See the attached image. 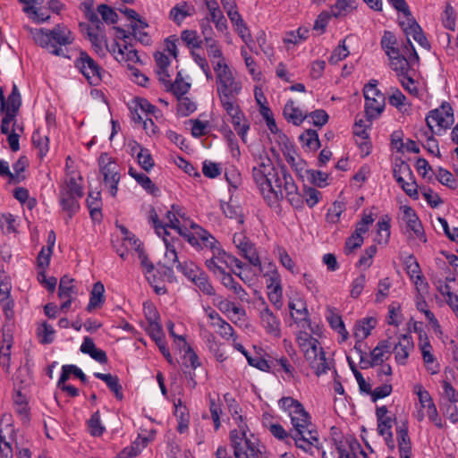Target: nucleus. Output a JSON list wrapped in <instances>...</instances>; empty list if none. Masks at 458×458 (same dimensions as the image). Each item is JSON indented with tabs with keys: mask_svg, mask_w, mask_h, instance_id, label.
I'll use <instances>...</instances> for the list:
<instances>
[{
	"mask_svg": "<svg viewBox=\"0 0 458 458\" xmlns=\"http://www.w3.org/2000/svg\"><path fill=\"white\" fill-rule=\"evenodd\" d=\"M87 424L91 436L100 437L104 433L105 428L101 425L98 411H96L91 415Z\"/></svg>",
	"mask_w": 458,
	"mask_h": 458,
	"instance_id": "obj_62",
	"label": "nucleus"
},
{
	"mask_svg": "<svg viewBox=\"0 0 458 458\" xmlns=\"http://www.w3.org/2000/svg\"><path fill=\"white\" fill-rule=\"evenodd\" d=\"M36 335L39 344L43 345L52 344L55 339V330L47 321L38 324Z\"/></svg>",
	"mask_w": 458,
	"mask_h": 458,
	"instance_id": "obj_40",
	"label": "nucleus"
},
{
	"mask_svg": "<svg viewBox=\"0 0 458 458\" xmlns=\"http://www.w3.org/2000/svg\"><path fill=\"white\" fill-rule=\"evenodd\" d=\"M309 30L304 28H299L296 31H289L285 34L284 42L286 44H299L308 38Z\"/></svg>",
	"mask_w": 458,
	"mask_h": 458,
	"instance_id": "obj_64",
	"label": "nucleus"
},
{
	"mask_svg": "<svg viewBox=\"0 0 458 458\" xmlns=\"http://www.w3.org/2000/svg\"><path fill=\"white\" fill-rule=\"evenodd\" d=\"M209 325L214 330L224 338H229L233 336V330L229 323L222 319V317H209Z\"/></svg>",
	"mask_w": 458,
	"mask_h": 458,
	"instance_id": "obj_46",
	"label": "nucleus"
},
{
	"mask_svg": "<svg viewBox=\"0 0 458 458\" xmlns=\"http://www.w3.org/2000/svg\"><path fill=\"white\" fill-rule=\"evenodd\" d=\"M390 218L388 216H382L377 223V235L375 241L378 244H386L390 238Z\"/></svg>",
	"mask_w": 458,
	"mask_h": 458,
	"instance_id": "obj_43",
	"label": "nucleus"
},
{
	"mask_svg": "<svg viewBox=\"0 0 458 458\" xmlns=\"http://www.w3.org/2000/svg\"><path fill=\"white\" fill-rule=\"evenodd\" d=\"M208 40L210 43L206 44V48L208 55L212 64L213 70L216 71V68L220 65L227 66L228 64L217 41L215 38H208Z\"/></svg>",
	"mask_w": 458,
	"mask_h": 458,
	"instance_id": "obj_31",
	"label": "nucleus"
},
{
	"mask_svg": "<svg viewBox=\"0 0 458 458\" xmlns=\"http://www.w3.org/2000/svg\"><path fill=\"white\" fill-rule=\"evenodd\" d=\"M127 38H123L122 43L116 42V48L118 49V55L116 61L123 67L126 68L127 76L135 83L140 86L146 87L148 78L141 73L137 67L141 64V60L138 55V52L134 46L128 43Z\"/></svg>",
	"mask_w": 458,
	"mask_h": 458,
	"instance_id": "obj_6",
	"label": "nucleus"
},
{
	"mask_svg": "<svg viewBox=\"0 0 458 458\" xmlns=\"http://www.w3.org/2000/svg\"><path fill=\"white\" fill-rule=\"evenodd\" d=\"M330 327L338 334V342L344 343L348 339L349 333L345 328L342 317H327Z\"/></svg>",
	"mask_w": 458,
	"mask_h": 458,
	"instance_id": "obj_54",
	"label": "nucleus"
},
{
	"mask_svg": "<svg viewBox=\"0 0 458 458\" xmlns=\"http://www.w3.org/2000/svg\"><path fill=\"white\" fill-rule=\"evenodd\" d=\"M401 210L403 212L402 219L406 224L407 227L413 232L414 235L418 239H420L422 242H426L427 237L425 235L422 225L414 209L409 206H403L401 207Z\"/></svg>",
	"mask_w": 458,
	"mask_h": 458,
	"instance_id": "obj_25",
	"label": "nucleus"
},
{
	"mask_svg": "<svg viewBox=\"0 0 458 458\" xmlns=\"http://www.w3.org/2000/svg\"><path fill=\"white\" fill-rule=\"evenodd\" d=\"M381 47L384 49L386 55L389 56H395L400 50L397 47L396 37L391 31H385L381 38Z\"/></svg>",
	"mask_w": 458,
	"mask_h": 458,
	"instance_id": "obj_45",
	"label": "nucleus"
},
{
	"mask_svg": "<svg viewBox=\"0 0 458 458\" xmlns=\"http://www.w3.org/2000/svg\"><path fill=\"white\" fill-rule=\"evenodd\" d=\"M105 301V286L101 282H97L90 291L86 310L89 313L97 312L103 307Z\"/></svg>",
	"mask_w": 458,
	"mask_h": 458,
	"instance_id": "obj_28",
	"label": "nucleus"
},
{
	"mask_svg": "<svg viewBox=\"0 0 458 458\" xmlns=\"http://www.w3.org/2000/svg\"><path fill=\"white\" fill-rule=\"evenodd\" d=\"M127 106L132 115L133 121L137 123L143 121L142 114H153L157 117V114L160 113L157 106L150 104L147 99L139 97L130 99L127 102Z\"/></svg>",
	"mask_w": 458,
	"mask_h": 458,
	"instance_id": "obj_18",
	"label": "nucleus"
},
{
	"mask_svg": "<svg viewBox=\"0 0 458 458\" xmlns=\"http://www.w3.org/2000/svg\"><path fill=\"white\" fill-rule=\"evenodd\" d=\"M394 177L397 182H404V179L411 180V177H413V174L409 164L404 161L395 164L394 168Z\"/></svg>",
	"mask_w": 458,
	"mask_h": 458,
	"instance_id": "obj_56",
	"label": "nucleus"
},
{
	"mask_svg": "<svg viewBox=\"0 0 458 458\" xmlns=\"http://www.w3.org/2000/svg\"><path fill=\"white\" fill-rule=\"evenodd\" d=\"M178 347L183 351V362L193 369L200 366L198 355L192 348L187 344L184 337H179Z\"/></svg>",
	"mask_w": 458,
	"mask_h": 458,
	"instance_id": "obj_41",
	"label": "nucleus"
},
{
	"mask_svg": "<svg viewBox=\"0 0 458 458\" xmlns=\"http://www.w3.org/2000/svg\"><path fill=\"white\" fill-rule=\"evenodd\" d=\"M235 427L229 434L230 446L234 458H259V441L250 431L244 418L237 411L232 414Z\"/></svg>",
	"mask_w": 458,
	"mask_h": 458,
	"instance_id": "obj_4",
	"label": "nucleus"
},
{
	"mask_svg": "<svg viewBox=\"0 0 458 458\" xmlns=\"http://www.w3.org/2000/svg\"><path fill=\"white\" fill-rule=\"evenodd\" d=\"M164 242L165 244V260L166 262V265L168 267H173L174 264H178L179 259L177 255V251L174 246V242H169L165 236H163Z\"/></svg>",
	"mask_w": 458,
	"mask_h": 458,
	"instance_id": "obj_59",
	"label": "nucleus"
},
{
	"mask_svg": "<svg viewBox=\"0 0 458 458\" xmlns=\"http://www.w3.org/2000/svg\"><path fill=\"white\" fill-rule=\"evenodd\" d=\"M76 289L74 285V279L67 276L60 279L58 295L62 301L60 304V311L67 313L70 310L72 301L76 296Z\"/></svg>",
	"mask_w": 458,
	"mask_h": 458,
	"instance_id": "obj_23",
	"label": "nucleus"
},
{
	"mask_svg": "<svg viewBox=\"0 0 458 458\" xmlns=\"http://www.w3.org/2000/svg\"><path fill=\"white\" fill-rule=\"evenodd\" d=\"M81 197L67 191H60V205L64 211L69 213L70 217L79 209L78 199Z\"/></svg>",
	"mask_w": 458,
	"mask_h": 458,
	"instance_id": "obj_38",
	"label": "nucleus"
},
{
	"mask_svg": "<svg viewBox=\"0 0 458 458\" xmlns=\"http://www.w3.org/2000/svg\"><path fill=\"white\" fill-rule=\"evenodd\" d=\"M344 204L335 201L328 208L326 215V219L330 224H336L339 222L342 213L344 211Z\"/></svg>",
	"mask_w": 458,
	"mask_h": 458,
	"instance_id": "obj_60",
	"label": "nucleus"
},
{
	"mask_svg": "<svg viewBox=\"0 0 458 458\" xmlns=\"http://www.w3.org/2000/svg\"><path fill=\"white\" fill-rule=\"evenodd\" d=\"M297 327L296 342L305 360L317 376L330 369V363L318 341L322 335L323 327L316 317H301L294 321Z\"/></svg>",
	"mask_w": 458,
	"mask_h": 458,
	"instance_id": "obj_2",
	"label": "nucleus"
},
{
	"mask_svg": "<svg viewBox=\"0 0 458 458\" xmlns=\"http://www.w3.org/2000/svg\"><path fill=\"white\" fill-rule=\"evenodd\" d=\"M300 140L303 146L307 147L310 150H317L320 147V141L317 131L306 130L300 135Z\"/></svg>",
	"mask_w": 458,
	"mask_h": 458,
	"instance_id": "obj_52",
	"label": "nucleus"
},
{
	"mask_svg": "<svg viewBox=\"0 0 458 458\" xmlns=\"http://www.w3.org/2000/svg\"><path fill=\"white\" fill-rule=\"evenodd\" d=\"M90 22L93 26L86 22H80L79 27L81 33L90 41L97 54L104 55L106 51L112 53V50L108 47L106 38L102 33L100 21Z\"/></svg>",
	"mask_w": 458,
	"mask_h": 458,
	"instance_id": "obj_12",
	"label": "nucleus"
},
{
	"mask_svg": "<svg viewBox=\"0 0 458 458\" xmlns=\"http://www.w3.org/2000/svg\"><path fill=\"white\" fill-rule=\"evenodd\" d=\"M264 424L268 428L269 432L277 439L286 443H289L291 440L293 441V437H292V430L287 432L281 424L267 423L265 421Z\"/></svg>",
	"mask_w": 458,
	"mask_h": 458,
	"instance_id": "obj_55",
	"label": "nucleus"
},
{
	"mask_svg": "<svg viewBox=\"0 0 458 458\" xmlns=\"http://www.w3.org/2000/svg\"><path fill=\"white\" fill-rule=\"evenodd\" d=\"M396 437L400 458H411V443L408 435L407 426L403 425L396 428Z\"/></svg>",
	"mask_w": 458,
	"mask_h": 458,
	"instance_id": "obj_33",
	"label": "nucleus"
},
{
	"mask_svg": "<svg viewBox=\"0 0 458 458\" xmlns=\"http://www.w3.org/2000/svg\"><path fill=\"white\" fill-rule=\"evenodd\" d=\"M12 318L7 317V323L3 327V340L0 345V365L5 369H8L10 366L11 348L13 342V334L8 328L9 326L13 324Z\"/></svg>",
	"mask_w": 458,
	"mask_h": 458,
	"instance_id": "obj_24",
	"label": "nucleus"
},
{
	"mask_svg": "<svg viewBox=\"0 0 458 458\" xmlns=\"http://www.w3.org/2000/svg\"><path fill=\"white\" fill-rule=\"evenodd\" d=\"M286 162L301 177L304 176V173L308 172L306 162L301 158L293 149H288L284 154Z\"/></svg>",
	"mask_w": 458,
	"mask_h": 458,
	"instance_id": "obj_42",
	"label": "nucleus"
},
{
	"mask_svg": "<svg viewBox=\"0 0 458 458\" xmlns=\"http://www.w3.org/2000/svg\"><path fill=\"white\" fill-rule=\"evenodd\" d=\"M390 356V346L386 343L378 344L371 352L370 359L372 366H378L384 363Z\"/></svg>",
	"mask_w": 458,
	"mask_h": 458,
	"instance_id": "obj_44",
	"label": "nucleus"
},
{
	"mask_svg": "<svg viewBox=\"0 0 458 458\" xmlns=\"http://www.w3.org/2000/svg\"><path fill=\"white\" fill-rule=\"evenodd\" d=\"M190 88L191 84L183 80L181 72H178L174 82H171L166 90L171 91L174 96L180 98L185 95Z\"/></svg>",
	"mask_w": 458,
	"mask_h": 458,
	"instance_id": "obj_50",
	"label": "nucleus"
},
{
	"mask_svg": "<svg viewBox=\"0 0 458 458\" xmlns=\"http://www.w3.org/2000/svg\"><path fill=\"white\" fill-rule=\"evenodd\" d=\"M400 25L407 37L411 36L423 48H430V44L424 35L422 29L413 18H408L407 21H400Z\"/></svg>",
	"mask_w": 458,
	"mask_h": 458,
	"instance_id": "obj_27",
	"label": "nucleus"
},
{
	"mask_svg": "<svg viewBox=\"0 0 458 458\" xmlns=\"http://www.w3.org/2000/svg\"><path fill=\"white\" fill-rule=\"evenodd\" d=\"M195 229V232H190L188 229H184L182 232V236L194 248L198 250H207L213 251L219 247V243L216 239L205 229L199 227L197 225L191 226Z\"/></svg>",
	"mask_w": 458,
	"mask_h": 458,
	"instance_id": "obj_11",
	"label": "nucleus"
},
{
	"mask_svg": "<svg viewBox=\"0 0 458 458\" xmlns=\"http://www.w3.org/2000/svg\"><path fill=\"white\" fill-rule=\"evenodd\" d=\"M413 393L419 400L414 413L415 419L418 421H423L425 418H428L436 427L442 428L444 427L443 420L428 391L422 385L417 384L413 386Z\"/></svg>",
	"mask_w": 458,
	"mask_h": 458,
	"instance_id": "obj_7",
	"label": "nucleus"
},
{
	"mask_svg": "<svg viewBox=\"0 0 458 458\" xmlns=\"http://www.w3.org/2000/svg\"><path fill=\"white\" fill-rule=\"evenodd\" d=\"M414 350V343L410 333H403L398 337V341L393 347L394 360L399 365H406L410 354Z\"/></svg>",
	"mask_w": 458,
	"mask_h": 458,
	"instance_id": "obj_22",
	"label": "nucleus"
},
{
	"mask_svg": "<svg viewBox=\"0 0 458 458\" xmlns=\"http://www.w3.org/2000/svg\"><path fill=\"white\" fill-rule=\"evenodd\" d=\"M261 323L268 334L279 337L281 329L277 317H262Z\"/></svg>",
	"mask_w": 458,
	"mask_h": 458,
	"instance_id": "obj_63",
	"label": "nucleus"
},
{
	"mask_svg": "<svg viewBox=\"0 0 458 458\" xmlns=\"http://www.w3.org/2000/svg\"><path fill=\"white\" fill-rule=\"evenodd\" d=\"M252 178L269 206L276 205L283 199L284 191L286 198L298 190L285 168H282L281 175H279L268 154L264 149L258 155H254Z\"/></svg>",
	"mask_w": 458,
	"mask_h": 458,
	"instance_id": "obj_1",
	"label": "nucleus"
},
{
	"mask_svg": "<svg viewBox=\"0 0 458 458\" xmlns=\"http://www.w3.org/2000/svg\"><path fill=\"white\" fill-rule=\"evenodd\" d=\"M354 0H337L331 7V14L334 17L346 16L356 8Z\"/></svg>",
	"mask_w": 458,
	"mask_h": 458,
	"instance_id": "obj_47",
	"label": "nucleus"
},
{
	"mask_svg": "<svg viewBox=\"0 0 458 458\" xmlns=\"http://www.w3.org/2000/svg\"><path fill=\"white\" fill-rule=\"evenodd\" d=\"M221 208L225 216L231 219H235L239 225L243 224L244 219L240 207L233 205L232 203L223 202L221 204Z\"/></svg>",
	"mask_w": 458,
	"mask_h": 458,
	"instance_id": "obj_57",
	"label": "nucleus"
},
{
	"mask_svg": "<svg viewBox=\"0 0 458 458\" xmlns=\"http://www.w3.org/2000/svg\"><path fill=\"white\" fill-rule=\"evenodd\" d=\"M377 319L375 317H366L356 322L353 329L354 337L358 341L366 339L376 327Z\"/></svg>",
	"mask_w": 458,
	"mask_h": 458,
	"instance_id": "obj_32",
	"label": "nucleus"
},
{
	"mask_svg": "<svg viewBox=\"0 0 458 458\" xmlns=\"http://www.w3.org/2000/svg\"><path fill=\"white\" fill-rule=\"evenodd\" d=\"M146 330L148 334L154 339V341H160V339L164 337L159 317H148Z\"/></svg>",
	"mask_w": 458,
	"mask_h": 458,
	"instance_id": "obj_51",
	"label": "nucleus"
},
{
	"mask_svg": "<svg viewBox=\"0 0 458 458\" xmlns=\"http://www.w3.org/2000/svg\"><path fill=\"white\" fill-rule=\"evenodd\" d=\"M75 67L90 85H98L101 81L100 67L86 52H81L75 60Z\"/></svg>",
	"mask_w": 458,
	"mask_h": 458,
	"instance_id": "obj_17",
	"label": "nucleus"
},
{
	"mask_svg": "<svg viewBox=\"0 0 458 458\" xmlns=\"http://www.w3.org/2000/svg\"><path fill=\"white\" fill-rule=\"evenodd\" d=\"M376 418L377 423V433L383 437L387 446L394 447L393 426L395 422V417L390 414L386 406L377 407Z\"/></svg>",
	"mask_w": 458,
	"mask_h": 458,
	"instance_id": "obj_14",
	"label": "nucleus"
},
{
	"mask_svg": "<svg viewBox=\"0 0 458 458\" xmlns=\"http://www.w3.org/2000/svg\"><path fill=\"white\" fill-rule=\"evenodd\" d=\"M116 10L121 13V17L116 14V24L119 23L123 18L129 22L125 25L127 27V30L116 26V38L123 37L124 38H129V36L126 33H130L131 30L132 31L137 30L138 25H136V20H139V14L133 9L124 6L116 8Z\"/></svg>",
	"mask_w": 458,
	"mask_h": 458,
	"instance_id": "obj_26",
	"label": "nucleus"
},
{
	"mask_svg": "<svg viewBox=\"0 0 458 458\" xmlns=\"http://www.w3.org/2000/svg\"><path fill=\"white\" fill-rule=\"evenodd\" d=\"M99 174L103 183L109 188L112 196H114V160L107 152H103L98 157Z\"/></svg>",
	"mask_w": 458,
	"mask_h": 458,
	"instance_id": "obj_19",
	"label": "nucleus"
},
{
	"mask_svg": "<svg viewBox=\"0 0 458 458\" xmlns=\"http://www.w3.org/2000/svg\"><path fill=\"white\" fill-rule=\"evenodd\" d=\"M122 233V246L126 249V252L135 251L138 253L142 250L140 240L131 232H129L123 225H116Z\"/></svg>",
	"mask_w": 458,
	"mask_h": 458,
	"instance_id": "obj_36",
	"label": "nucleus"
},
{
	"mask_svg": "<svg viewBox=\"0 0 458 458\" xmlns=\"http://www.w3.org/2000/svg\"><path fill=\"white\" fill-rule=\"evenodd\" d=\"M278 406L291 420L292 437L295 445L305 453L313 454L318 447L319 439L310 414L302 403L291 396L280 398Z\"/></svg>",
	"mask_w": 458,
	"mask_h": 458,
	"instance_id": "obj_3",
	"label": "nucleus"
},
{
	"mask_svg": "<svg viewBox=\"0 0 458 458\" xmlns=\"http://www.w3.org/2000/svg\"><path fill=\"white\" fill-rule=\"evenodd\" d=\"M454 122V111L450 104L445 102L438 108H436L429 112L426 117V123L428 127L433 128L434 124L439 128V130L448 129Z\"/></svg>",
	"mask_w": 458,
	"mask_h": 458,
	"instance_id": "obj_16",
	"label": "nucleus"
},
{
	"mask_svg": "<svg viewBox=\"0 0 458 458\" xmlns=\"http://www.w3.org/2000/svg\"><path fill=\"white\" fill-rule=\"evenodd\" d=\"M284 115L288 122L293 123L294 125H300L308 118L307 114L295 106L293 100H288L284 107Z\"/></svg>",
	"mask_w": 458,
	"mask_h": 458,
	"instance_id": "obj_37",
	"label": "nucleus"
},
{
	"mask_svg": "<svg viewBox=\"0 0 458 458\" xmlns=\"http://www.w3.org/2000/svg\"><path fill=\"white\" fill-rule=\"evenodd\" d=\"M205 344L209 352L214 355L216 360L219 362H223L226 360L227 356L223 344L216 340V337L207 331L202 334Z\"/></svg>",
	"mask_w": 458,
	"mask_h": 458,
	"instance_id": "obj_35",
	"label": "nucleus"
},
{
	"mask_svg": "<svg viewBox=\"0 0 458 458\" xmlns=\"http://www.w3.org/2000/svg\"><path fill=\"white\" fill-rule=\"evenodd\" d=\"M195 9L186 1L176 4L169 12V19L176 25H181L187 18L194 14Z\"/></svg>",
	"mask_w": 458,
	"mask_h": 458,
	"instance_id": "obj_30",
	"label": "nucleus"
},
{
	"mask_svg": "<svg viewBox=\"0 0 458 458\" xmlns=\"http://www.w3.org/2000/svg\"><path fill=\"white\" fill-rule=\"evenodd\" d=\"M30 32L38 46L56 56L63 55L62 47L69 46L74 40L72 32L64 24H57L52 30L30 29Z\"/></svg>",
	"mask_w": 458,
	"mask_h": 458,
	"instance_id": "obj_5",
	"label": "nucleus"
},
{
	"mask_svg": "<svg viewBox=\"0 0 458 458\" xmlns=\"http://www.w3.org/2000/svg\"><path fill=\"white\" fill-rule=\"evenodd\" d=\"M420 352L428 372L431 375L437 374L440 370V365L432 353V346L428 341L420 344Z\"/></svg>",
	"mask_w": 458,
	"mask_h": 458,
	"instance_id": "obj_34",
	"label": "nucleus"
},
{
	"mask_svg": "<svg viewBox=\"0 0 458 458\" xmlns=\"http://www.w3.org/2000/svg\"><path fill=\"white\" fill-rule=\"evenodd\" d=\"M32 142L38 150V156L40 158H43L49 150L48 138L41 136L38 131H34L32 134Z\"/></svg>",
	"mask_w": 458,
	"mask_h": 458,
	"instance_id": "obj_61",
	"label": "nucleus"
},
{
	"mask_svg": "<svg viewBox=\"0 0 458 458\" xmlns=\"http://www.w3.org/2000/svg\"><path fill=\"white\" fill-rule=\"evenodd\" d=\"M176 268L191 281H192L202 270L193 261L188 259L182 262H178Z\"/></svg>",
	"mask_w": 458,
	"mask_h": 458,
	"instance_id": "obj_49",
	"label": "nucleus"
},
{
	"mask_svg": "<svg viewBox=\"0 0 458 458\" xmlns=\"http://www.w3.org/2000/svg\"><path fill=\"white\" fill-rule=\"evenodd\" d=\"M360 449L359 442L352 437H345L332 445L328 451H324L322 458H355Z\"/></svg>",
	"mask_w": 458,
	"mask_h": 458,
	"instance_id": "obj_15",
	"label": "nucleus"
},
{
	"mask_svg": "<svg viewBox=\"0 0 458 458\" xmlns=\"http://www.w3.org/2000/svg\"><path fill=\"white\" fill-rule=\"evenodd\" d=\"M220 103L226 114L229 116V120L234 131L241 139L245 141L250 130V123L239 106L237 97L220 99Z\"/></svg>",
	"mask_w": 458,
	"mask_h": 458,
	"instance_id": "obj_10",
	"label": "nucleus"
},
{
	"mask_svg": "<svg viewBox=\"0 0 458 458\" xmlns=\"http://www.w3.org/2000/svg\"><path fill=\"white\" fill-rule=\"evenodd\" d=\"M216 91L220 99L237 97L242 91V82L233 69L227 66H217L216 71Z\"/></svg>",
	"mask_w": 458,
	"mask_h": 458,
	"instance_id": "obj_8",
	"label": "nucleus"
},
{
	"mask_svg": "<svg viewBox=\"0 0 458 458\" xmlns=\"http://www.w3.org/2000/svg\"><path fill=\"white\" fill-rule=\"evenodd\" d=\"M211 253L212 256L206 259L205 265L215 276L223 274L227 270H232L236 276L244 281L241 272L236 273L232 269V261L234 260L231 258V254L226 253L225 250H221L220 247L211 251Z\"/></svg>",
	"mask_w": 458,
	"mask_h": 458,
	"instance_id": "obj_13",
	"label": "nucleus"
},
{
	"mask_svg": "<svg viewBox=\"0 0 458 458\" xmlns=\"http://www.w3.org/2000/svg\"><path fill=\"white\" fill-rule=\"evenodd\" d=\"M408 43L412 49V54L411 55H409V58L401 55L400 52L397 55H394L395 56L388 57L390 61V67L395 72L398 78L409 73L411 72V65L419 61V55L415 51L412 43L411 40H408Z\"/></svg>",
	"mask_w": 458,
	"mask_h": 458,
	"instance_id": "obj_20",
	"label": "nucleus"
},
{
	"mask_svg": "<svg viewBox=\"0 0 458 458\" xmlns=\"http://www.w3.org/2000/svg\"><path fill=\"white\" fill-rule=\"evenodd\" d=\"M81 177L71 175L67 181L65 182L64 186L62 187L61 190L67 191L68 192H72V194H76L77 196H83V189L81 184Z\"/></svg>",
	"mask_w": 458,
	"mask_h": 458,
	"instance_id": "obj_58",
	"label": "nucleus"
},
{
	"mask_svg": "<svg viewBox=\"0 0 458 458\" xmlns=\"http://www.w3.org/2000/svg\"><path fill=\"white\" fill-rule=\"evenodd\" d=\"M212 297L213 305L222 313H228L232 311L234 314H245V310H243L239 304H236L220 295L215 294L212 295Z\"/></svg>",
	"mask_w": 458,
	"mask_h": 458,
	"instance_id": "obj_39",
	"label": "nucleus"
},
{
	"mask_svg": "<svg viewBox=\"0 0 458 458\" xmlns=\"http://www.w3.org/2000/svg\"><path fill=\"white\" fill-rule=\"evenodd\" d=\"M174 405V414L177 420L176 429L180 434H184L188 431L190 425L191 416L189 410L181 399L175 401Z\"/></svg>",
	"mask_w": 458,
	"mask_h": 458,
	"instance_id": "obj_29",
	"label": "nucleus"
},
{
	"mask_svg": "<svg viewBox=\"0 0 458 458\" xmlns=\"http://www.w3.org/2000/svg\"><path fill=\"white\" fill-rule=\"evenodd\" d=\"M233 242L239 250L240 253L249 260L254 267H260L261 262L251 242L242 233H236L233 234Z\"/></svg>",
	"mask_w": 458,
	"mask_h": 458,
	"instance_id": "obj_21",
	"label": "nucleus"
},
{
	"mask_svg": "<svg viewBox=\"0 0 458 458\" xmlns=\"http://www.w3.org/2000/svg\"><path fill=\"white\" fill-rule=\"evenodd\" d=\"M365 98V114L370 123L373 119L380 116L385 109V95L377 89V81L372 80L363 89Z\"/></svg>",
	"mask_w": 458,
	"mask_h": 458,
	"instance_id": "obj_9",
	"label": "nucleus"
},
{
	"mask_svg": "<svg viewBox=\"0 0 458 458\" xmlns=\"http://www.w3.org/2000/svg\"><path fill=\"white\" fill-rule=\"evenodd\" d=\"M177 216H181L179 213V209L175 206H172V210H168L165 215V222L163 224L165 226V231L167 228H172L177 231V233L182 236V232H184L185 227L180 226V222L177 218Z\"/></svg>",
	"mask_w": 458,
	"mask_h": 458,
	"instance_id": "obj_48",
	"label": "nucleus"
},
{
	"mask_svg": "<svg viewBox=\"0 0 458 458\" xmlns=\"http://www.w3.org/2000/svg\"><path fill=\"white\" fill-rule=\"evenodd\" d=\"M205 294L215 295V289L212 286L207 274L201 270L200 273L191 281Z\"/></svg>",
	"mask_w": 458,
	"mask_h": 458,
	"instance_id": "obj_53",
	"label": "nucleus"
}]
</instances>
